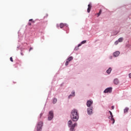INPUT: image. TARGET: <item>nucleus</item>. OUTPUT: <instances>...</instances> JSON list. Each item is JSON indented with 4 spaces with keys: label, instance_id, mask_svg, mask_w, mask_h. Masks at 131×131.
<instances>
[{
    "label": "nucleus",
    "instance_id": "473e14b6",
    "mask_svg": "<svg viewBox=\"0 0 131 131\" xmlns=\"http://www.w3.org/2000/svg\"><path fill=\"white\" fill-rule=\"evenodd\" d=\"M47 17H48V14H47Z\"/></svg>",
    "mask_w": 131,
    "mask_h": 131
},
{
    "label": "nucleus",
    "instance_id": "20e7f679",
    "mask_svg": "<svg viewBox=\"0 0 131 131\" xmlns=\"http://www.w3.org/2000/svg\"><path fill=\"white\" fill-rule=\"evenodd\" d=\"M93 109H94L93 106H91L87 108V114L88 115L91 116L94 113V112H93Z\"/></svg>",
    "mask_w": 131,
    "mask_h": 131
},
{
    "label": "nucleus",
    "instance_id": "0eeeda50",
    "mask_svg": "<svg viewBox=\"0 0 131 131\" xmlns=\"http://www.w3.org/2000/svg\"><path fill=\"white\" fill-rule=\"evenodd\" d=\"M93 103V101L92 100H88L86 102L87 107H88L89 108H90V107H92V105Z\"/></svg>",
    "mask_w": 131,
    "mask_h": 131
},
{
    "label": "nucleus",
    "instance_id": "9b49d317",
    "mask_svg": "<svg viewBox=\"0 0 131 131\" xmlns=\"http://www.w3.org/2000/svg\"><path fill=\"white\" fill-rule=\"evenodd\" d=\"M92 9V5H91V3L88 5V8L87 9L88 13H90L91 12V9Z\"/></svg>",
    "mask_w": 131,
    "mask_h": 131
},
{
    "label": "nucleus",
    "instance_id": "c756f323",
    "mask_svg": "<svg viewBox=\"0 0 131 131\" xmlns=\"http://www.w3.org/2000/svg\"><path fill=\"white\" fill-rule=\"evenodd\" d=\"M113 58V56H110V59H111V60Z\"/></svg>",
    "mask_w": 131,
    "mask_h": 131
},
{
    "label": "nucleus",
    "instance_id": "6ab92c4d",
    "mask_svg": "<svg viewBox=\"0 0 131 131\" xmlns=\"http://www.w3.org/2000/svg\"><path fill=\"white\" fill-rule=\"evenodd\" d=\"M119 33V32L118 31H115L114 32V35H117Z\"/></svg>",
    "mask_w": 131,
    "mask_h": 131
},
{
    "label": "nucleus",
    "instance_id": "dca6fc26",
    "mask_svg": "<svg viewBox=\"0 0 131 131\" xmlns=\"http://www.w3.org/2000/svg\"><path fill=\"white\" fill-rule=\"evenodd\" d=\"M129 109V108L126 107L125 108V109L124 110V113H127V112H128Z\"/></svg>",
    "mask_w": 131,
    "mask_h": 131
},
{
    "label": "nucleus",
    "instance_id": "5701e85b",
    "mask_svg": "<svg viewBox=\"0 0 131 131\" xmlns=\"http://www.w3.org/2000/svg\"><path fill=\"white\" fill-rule=\"evenodd\" d=\"M119 42L118 40H116V41L114 42V43H115V45H118V43H119Z\"/></svg>",
    "mask_w": 131,
    "mask_h": 131
},
{
    "label": "nucleus",
    "instance_id": "4468645a",
    "mask_svg": "<svg viewBox=\"0 0 131 131\" xmlns=\"http://www.w3.org/2000/svg\"><path fill=\"white\" fill-rule=\"evenodd\" d=\"M111 71H112V69L111 68H109L107 70H106V72L107 74H110L111 73Z\"/></svg>",
    "mask_w": 131,
    "mask_h": 131
},
{
    "label": "nucleus",
    "instance_id": "1a4fd4ad",
    "mask_svg": "<svg viewBox=\"0 0 131 131\" xmlns=\"http://www.w3.org/2000/svg\"><path fill=\"white\" fill-rule=\"evenodd\" d=\"M66 27L67 29H68V24L61 23L59 25L60 28H63V27Z\"/></svg>",
    "mask_w": 131,
    "mask_h": 131
},
{
    "label": "nucleus",
    "instance_id": "a878e982",
    "mask_svg": "<svg viewBox=\"0 0 131 131\" xmlns=\"http://www.w3.org/2000/svg\"><path fill=\"white\" fill-rule=\"evenodd\" d=\"M43 114L42 113H41V114H40V118H41V117L42 116Z\"/></svg>",
    "mask_w": 131,
    "mask_h": 131
},
{
    "label": "nucleus",
    "instance_id": "a211bd4d",
    "mask_svg": "<svg viewBox=\"0 0 131 131\" xmlns=\"http://www.w3.org/2000/svg\"><path fill=\"white\" fill-rule=\"evenodd\" d=\"M57 98H53V104H56V103H57Z\"/></svg>",
    "mask_w": 131,
    "mask_h": 131
},
{
    "label": "nucleus",
    "instance_id": "f8f14e48",
    "mask_svg": "<svg viewBox=\"0 0 131 131\" xmlns=\"http://www.w3.org/2000/svg\"><path fill=\"white\" fill-rule=\"evenodd\" d=\"M86 43V40H84L82 41L80 43L78 44V47H81L82 45H84V43Z\"/></svg>",
    "mask_w": 131,
    "mask_h": 131
},
{
    "label": "nucleus",
    "instance_id": "423d86ee",
    "mask_svg": "<svg viewBox=\"0 0 131 131\" xmlns=\"http://www.w3.org/2000/svg\"><path fill=\"white\" fill-rule=\"evenodd\" d=\"M120 55V52L117 51L113 53V56L115 57V58H117Z\"/></svg>",
    "mask_w": 131,
    "mask_h": 131
},
{
    "label": "nucleus",
    "instance_id": "6e6552de",
    "mask_svg": "<svg viewBox=\"0 0 131 131\" xmlns=\"http://www.w3.org/2000/svg\"><path fill=\"white\" fill-rule=\"evenodd\" d=\"M108 119H110V120H111V121H113L112 124H114V123H115V119H114L113 115L112 116H108Z\"/></svg>",
    "mask_w": 131,
    "mask_h": 131
},
{
    "label": "nucleus",
    "instance_id": "9d476101",
    "mask_svg": "<svg viewBox=\"0 0 131 131\" xmlns=\"http://www.w3.org/2000/svg\"><path fill=\"white\" fill-rule=\"evenodd\" d=\"M73 97H75V92L72 91L71 94L68 96V99H71V98H73Z\"/></svg>",
    "mask_w": 131,
    "mask_h": 131
},
{
    "label": "nucleus",
    "instance_id": "2f4dec72",
    "mask_svg": "<svg viewBox=\"0 0 131 131\" xmlns=\"http://www.w3.org/2000/svg\"><path fill=\"white\" fill-rule=\"evenodd\" d=\"M20 55H21V56H23V53L21 52Z\"/></svg>",
    "mask_w": 131,
    "mask_h": 131
},
{
    "label": "nucleus",
    "instance_id": "4be33fe9",
    "mask_svg": "<svg viewBox=\"0 0 131 131\" xmlns=\"http://www.w3.org/2000/svg\"><path fill=\"white\" fill-rule=\"evenodd\" d=\"M69 62L70 61H69V60H66V63H65V66H68V64H69Z\"/></svg>",
    "mask_w": 131,
    "mask_h": 131
},
{
    "label": "nucleus",
    "instance_id": "cd10ccee",
    "mask_svg": "<svg viewBox=\"0 0 131 131\" xmlns=\"http://www.w3.org/2000/svg\"><path fill=\"white\" fill-rule=\"evenodd\" d=\"M31 50H33V48L32 47L30 48L29 52H30Z\"/></svg>",
    "mask_w": 131,
    "mask_h": 131
},
{
    "label": "nucleus",
    "instance_id": "bb28decb",
    "mask_svg": "<svg viewBox=\"0 0 131 131\" xmlns=\"http://www.w3.org/2000/svg\"><path fill=\"white\" fill-rule=\"evenodd\" d=\"M128 77H129V78H131V73H129L128 74Z\"/></svg>",
    "mask_w": 131,
    "mask_h": 131
},
{
    "label": "nucleus",
    "instance_id": "f257e3e1",
    "mask_svg": "<svg viewBox=\"0 0 131 131\" xmlns=\"http://www.w3.org/2000/svg\"><path fill=\"white\" fill-rule=\"evenodd\" d=\"M70 118L71 120L68 121V126L70 131H75V127L77 126L76 121H78V119H79V114L77 110L74 108L71 111ZM73 121L75 123H73Z\"/></svg>",
    "mask_w": 131,
    "mask_h": 131
},
{
    "label": "nucleus",
    "instance_id": "7c9ffc66",
    "mask_svg": "<svg viewBox=\"0 0 131 131\" xmlns=\"http://www.w3.org/2000/svg\"><path fill=\"white\" fill-rule=\"evenodd\" d=\"M115 107L114 105L112 106V109L113 110L114 109Z\"/></svg>",
    "mask_w": 131,
    "mask_h": 131
},
{
    "label": "nucleus",
    "instance_id": "f03ea898",
    "mask_svg": "<svg viewBox=\"0 0 131 131\" xmlns=\"http://www.w3.org/2000/svg\"><path fill=\"white\" fill-rule=\"evenodd\" d=\"M43 124V123L42 122L40 121L37 123V131H41L42 130V125Z\"/></svg>",
    "mask_w": 131,
    "mask_h": 131
},
{
    "label": "nucleus",
    "instance_id": "2eb2a0df",
    "mask_svg": "<svg viewBox=\"0 0 131 131\" xmlns=\"http://www.w3.org/2000/svg\"><path fill=\"white\" fill-rule=\"evenodd\" d=\"M72 60H73V57L72 56H70L69 57L67 60L69 62H70L71 61H72Z\"/></svg>",
    "mask_w": 131,
    "mask_h": 131
},
{
    "label": "nucleus",
    "instance_id": "c85d7f7f",
    "mask_svg": "<svg viewBox=\"0 0 131 131\" xmlns=\"http://www.w3.org/2000/svg\"><path fill=\"white\" fill-rule=\"evenodd\" d=\"M28 25H29V26H31V23L30 21H29Z\"/></svg>",
    "mask_w": 131,
    "mask_h": 131
},
{
    "label": "nucleus",
    "instance_id": "b1692460",
    "mask_svg": "<svg viewBox=\"0 0 131 131\" xmlns=\"http://www.w3.org/2000/svg\"><path fill=\"white\" fill-rule=\"evenodd\" d=\"M29 22H32V23H34V21H33V19H29Z\"/></svg>",
    "mask_w": 131,
    "mask_h": 131
},
{
    "label": "nucleus",
    "instance_id": "f3484780",
    "mask_svg": "<svg viewBox=\"0 0 131 131\" xmlns=\"http://www.w3.org/2000/svg\"><path fill=\"white\" fill-rule=\"evenodd\" d=\"M123 40V38L120 37L118 39V41H119V42H122Z\"/></svg>",
    "mask_w": 131,
    "mask_h": 131
},
{
    "label": "nucleus",
    "instance_id": "412c9836",
    "mask_svg": "<svg viewBox=\"0 0 131 131\" xmlns=\"http://www.w3.org/2000/svg\"><path fill=\"white\" fill-rule=\"evenodd\" d=\"M101 13H102V10L100 9L99 10V13H97L98 17H99V16H100V15H101Z\"/></svg>",
    "mask_w": 131,
    "mask_h": 131
},
{
    "label": "nucleus",
    "instance_id": "393cba45",
    "mask_svg": "<svg viewBox=\"0 0 131 131\" xmlns=\"http://www.w3.org/2000/svg\"><path fill=\"white\" fill-rule=\"evenodd\" d=\"M109 113L110 114V116L113 115V114H112V112L111 111H109Z\"/></svg>",
    "mask_w": 131,
    "mask_h": 131
},
{
    "label": "nucleus",
    "instance_id": "aec40b11",
    "mask_svg": "<svg viewBox=\"0 0 131 131\" xmlns=\"http://www.w3.org/2000/svg\"><path fill=\"white\" fill-rule=\"evenodd\" d=\"M79 47H80V46H78H78L75 47V48L74 49V50L78 51V50H79Z\"/></svg>",
    "mask_w": 131,
    "mask_h": 131
},
{
    "label": "nucleus",
    "instance_id": "39448f33",
    "mask_svg": "<svg viewBox=\"0 0 131 131\" xmlns=\"http://www.w3.org/2000/svg\"><path fill=\"white\" fill-rule=\"evenodd\" d=\"M112 87H109L105 89V90L103 91V93L104 94H107V93H112Z\"/></svg>",
    "mask_w": 131,
    "mask_h": 131
},
{
    "label": "nucleus",
    "instance_id": "ddd939ff",
    "mask_svg": "<svg viewBox=\"0 0 131 131\" xmlns=\"http://www.w3.org/2000/svg\"><path fill=\"white\" fill-rule=\"evenodd\" d=\"M114 84H118L119 83V81L118 80V79L116 78L114 80Z\"/></svg>",
    "mask_w": 131,
    "mask_h": 131
},
{
    "label": "nucleus",
    "instance_id": "7ed1b4c3",
    "mask_svg": "<svg viewBox=\"0 0 131 131\" xmlns=\"http://www.w3.org/2000/svg\"><path fill=\"white\" fill-rule=\"evenodd\" d=\"M54 118V111H50L49 112L48 114V119L49 121H51Z\"/></svg>",
    "mask_w": 131,
    "mask_h": 131
}]
</instances>
